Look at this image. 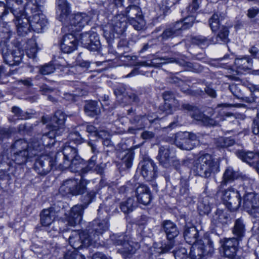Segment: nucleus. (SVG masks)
Returning <instances> with one entry per match:
<instances>
[{
    "instance_id": "nucleus-5",
    "label": "nucleus",
    "mask_w": 259,
    "mask_h": 259,
    "mask_svg": "<svg viewBox=\"0 0 259 259\" xmlns=\"http://www.w3.org/2000/svg\"><path fill=\"white\" fill-rule=\"evenodd\" d=\"M26 16L29 19L31 28L36 32H41L48 23L47 19L38 5L28 2L25 6Z\"/></svg>"
},
{
    "instance_id": "nucleus-34",
    "label": "nucleus",
    "mask_w": 259,
    "mask_h": 259,
    "mask_svg": "<svg viewBox=\"0 0 259 259\" xmlns=\"http://www.w3.org/2000/svg\"><path fill=\"white\" fill-rule=\"evenodd\" d=\"M224 13H215L209 19L210 27L213 32L217 31L220 28L221 21L225 18Z\"/></svg>"
},
{
    "instance_id": "nucleus-63",
    "label": "nucleus",
    "mask_w": 259,
    "mask_h": 259,
    "mask_svg": "<svg viewBox=\"0 0 259 259\" xmlns=\"http://www.w3.org/2000/svg\"><path fill=\"white\" fill-rule=\"evenodd\" d=\"M187 251L185 248H182L174 252L175 258L179 257L180 259H185L187 257Z\"/></svg>"
},
{
    "instance_id": "nucleus-62",
    "label": "nucleus",
    "mask_w": 259,
    "mask_h": 259,
    "mask_svg": "<svg viewBox=\"0 0 259 259\" xmlns=\"http://www.w3.org/2000/svg\"><path fill=\"white\" fill-rule=\"evenodd\" d=\"M172 108L171 104L165 102L163 105L159 107V110L166 114H169L172 113Z\"/></svg>"
},
{
    "instance_id": "nucleus-23",
    "label": "nucleus",
    "mask_w": 259,
    "mask_h": 259,
    "mask_svg": "<svg viewBox=\"0 0 259 259\" xmlns=\"http://www.w3.org/2000/svg\"><path fill=\"white\" fill-rule=\"evenodd\" d=\"M157 117L155 115L154 118H152V116L149 115L148 116H141V115H137L135 116L133 119H131V122L132 124H137V127L136 128H134L133 127H130L128 128V131L131 134H135L136 131L137 130H140L143 128L144 127L146 126L148 122L152 123L154 122L155 120H156Z\"/></svg>"
},
{
    "instance_id": "nucleus-39",
    "label": "nucleus",
    "mask_w": 259,
    "mask_h": 259,
    "mask_svg": "<svg viewBox=\"0 0 259 259\" xmlns=\"http://www.w3.org/2000/svg\"><path fill=\"white\" fill-rule=\"evenodd\" d=\"M245 231V226L242 220L240 219L236 220L233 229V234L238 239L241 240L244 236Z\"/></svg>"
},
{
    "instance_id": "nucleus-28",
    "label": "nucleus",
    "mask_w": 259,
    "mask_h": 259,
    "mask_svg": "<svg viewBox=\"0 0 259 259\" xmlns=\"http://www.w3.org/2000/svg\"><path fill=\"white\" fill-rule=\"evenodd\" d=\"M15 18V24L17 29V33L19 35L24 36L30 31V23L29 19L26 15L23 17H18Z\"/></svg>"
},
{
    "instance_id": "nucleus-8",
    "label": "nucleus",
    "mask_w": 259,
    "mask_h": 259,
    "mask_svg": "<svg viewBox=\"0 0 259 259\" xmlns=\"http://www.w3.org/2000/svg\"><path fill=\"white\" fill-rule=\"evenodd\" d=\"M130 239L131 237L127 235H113L111 236V240L115 245L121 246L118 249V252L122 254L123 257L130 258L139 247L138 243Z\"/></svg>"
},
{
    "instance_id": "nucleus-32",
    "label": "nucleus",
    "mask_w": 259,
    "mask_h": 259,
    "mask_svg": "<svg viewBox=\"0 0 259 259\" xmlns=\"http://www.w3.org/2000/svg\"><path fill=\"white\" fill-rule=\"evenodd\" d=\"M189 184L188 180L186 179H181L180 182L179 192L177 193V195L180 197H183L184 199H186L189 202L192 201V198L189 196Z\"/></svg>"
},
{
    "instance_id": "nucleus-47",
    "label": "nucleus",
    "mask_w": 259,
    "mask_h": 259,
    "mask_svg": "<svg viewBox=\"0 0 259 259\" xmlns=\"http://www.w3.org/2000/svg\"><path fill=\"white\" fill-rule=\"evenodd\" d=\"M198 209L200 214L201 215L208 214L210 211L211 206L208 202L207 198L199 203Z\"/></svg>"
},
{
    "instance_id": "nucleus-30",
    "label": "nucleus",
    "mask_w": 259,
    "mask_h": 259,
    "mask_svg": "<svg viewBox=\"0 0 259 259\" xmlns=\"http://www.w3.org/2000/svg\"><path fill=\"white\" fill-rule=\"evenodd\" d=\"M240 175L238 171H235L231 167H227L223 175V180L221 183V186L226 185L227 183L233 182L238 179Z\"/></svg>"
},
{
    "instance_id": "nucleus-4",
    "label": "nucleus",
    "mask_w": 259,
    "mask_h": 259,
    "mask_svg": "<svg viewBox=\"0 0 259 259\" xmlns=\"http://www.w3.org/2000/svg\"><path fill=\"white\" fill-rule=\"evenodd\" d=\"M65 120V115L63 112L60 110L57 111L52 118L51 123L47 125L49 131L43 135H39L41 137L40 140L50 143V145L54 144L55 138L64 132Z\"/></svg>"
},
{
    "instance_id": "nucleus-37",
    "label": "nucleus",
    "mask_w": 259,
    "mask_h": 259,
    "mask_svg": "<svg viewBox=\"0 0 259 259\" xmlns=\"http://www.w3.org/2000/svg\"><path fill=\"white\" fill-rule=\"evenodd\" d=\"M137 206V202L133 198H128L126 201L120 203V208L124 213L132 212Z\"/></svg>"
},
{
    "instance_id": "nucleus-51",
    "label": "nucleus",
    "mask_w": 259,
    "mask_h": 259,
    "mask_svg": "<svg viewBox=\"0 0 259 259\" xmlns=\"http://www.w3.org/2000/svg\"><path fill=\"white\" fill-rule=\"evenodd\" d=\"M12 112L18 119H25L28 117V114L26 112H24L19 107L17 106H14L12 108Z\"/></svg>"
},
{
    "instance_id": "nucleus-33",
    "label": "nucleus",
    "mask_w": 259,
    "mask_h": 259,
    "mask_svg": "<svg viewBox=\"0 0 259 259\" xmlns=\"http://www.w3.org/2000/svg\"><path fill=\"white\" fill-rule=\"evenodd\" d=\"M228 34L229 30L227 27L223 26L221 27L217 35L215 37H212L210 41L212 44L217 43H226L228 41Z\"/></svg>"
},
{
    "instance_id": "nucleus-61",
    "label": "nucleus",
    "mask_w": 259,
    "mask_h": 259,
    "mask_svg": "<svg viewBox=\"0 0 259 259\" xmlns=\"http://www.w3.org/2000/svg\"><path fill=\"white\" fill-rule=\"evenodd\" d=\"M147 193H150V192L149 188L144 185H139L136 189V196L144 195Z\"/></svg>"
},
{
    "instance_id": "nucleus-2",
    "label": "nucleus",
    "mask_w": 259,
    "mask_h": 259,
    "mask_svg": "<svg viewBox=\"0 0 259 259\" xmlns=\"http://www.w3.org/2000/svg\"><path fill=\"white\" fill-rule=\"evenodd\" d=\"M184 238L188 244H192L190 253L192 256L191 259H196L198 257H211L214 250L212 243L207 240L208 244L204 246L202 241L199 239V232L195 227L185 226L183 232Z\"/></svg>"
},
{
    "instance_id": "nucleus-57",
    "label": "nucleus",
    "mask_w": 259,
    "mask_h": 259,
    "mask_svg": "<svg viewBox=\"0 0 259 259\" xmlns=\"http://www.w3.org/2000/svg\"><path fill=\"white\" fill-rule=\"evenodd\" d=\"M10 66L8 64L6 65H1L0 66V74L8 76L15 74V70H12Z\"/></svg>"
},
{
    "instance_id": "nucleus-17",
    "label": "nucleus",
    "mask_w": 259,
    "mask_h": 259,
    "mask_svg": "<svg viewBox=\"0 0 259 259\" xmlns=\"http://www.w3.org/2000/svg\"><path fill=\"white\" fill-rule=\"evenodd\" d=\"M241 190H236L230 188L225 190L223 193L222 199L226 206L231 211L238 209L241 204Z\"/></svg>"
},
{
    "instance_id": "nucleus-40",
    "label": "nucleus",
    "mask_w": 259,
    "mask_h": 259,
    "mask_svg": "<svg viewBox=\"0 0 259 259\" xmlns=\"http://www.w3.org/2000/svg\"><path fill=\"white\" fill-rule=\"evenodd\" d=\"M82 162L83 160L79 156H77L70 159V164L67 168H69L72 172H79L81 174V169L83 168L81 166Z\"/></svg>"
},
{
    "instance_id": "nucleus-15",
    "label": "nucleus",
    "mask_w": 259,
    "mask_h": 259,
    "mask_svg": "<svg viewBox=\"0 0 259 259\" xmlns=\"http://www.w3.org/2000/svg\"><path fill=\"white\" fill-rule=\"evenodd\" d=\"M243 207L251 215L259 218V196L251 192L245 190Z\"/></svg>"
},
{
    "instance_id": "nucleus-43",
    "label": "nucleus",
    "mask_w": 259,
    "mask_h": 259,
    "mask_svg": "<svg viewBox=\"0 0 259 259\" xmlns=\"http://www.w3.org/2000/svg\"><path fill=\"white\" fill-rule=\"evenodd\" d=\"M173 246L174 242H170L169 244H167L164 247L161 246L159 247H158L154 245L151 249L152 254L156 257L161 253H164L168 252L172 248Z\"/></svg>"
},
{
    "instance_id": "nucleus-12",
    "label": "nucleus",
    "mask_w": 259,
    "mask_h": 259,
    "mask_svg": "<svg viewBox=\"0 0 259 259\" xmlns=\"http://www.w3.org/2000/svg\"><path fill=\"white\" fill-rule=\"evenodd\" d=\"M78 156L76 148L71 142H66L61 152H58L56 155V161H59V167L63 169L68 167L70 159Z\"/></svg>"
},
{
    "instance_id": "nucleus-22",
    "label": "nucleus",
    "mask_w": 259,
    "mask_h": 259,
    "mask_svg": "<svg viewBox=\"0 0 259 259\" xmlns=\"http://www.w3.org/2000/svg\"><path fill=\"white\" fill-rule=\"evenodd\" d=\"M56 13L58 19L63 23L70 15V6L67 0H57Z\"/></svg>"
},
{
    "instance_id": "nucleus-53",
    "label": "nucleus",
    "mask_w": 259,
    "mask_h": 259,
    "mask_svg": "<svg viewBox=\"0 0 259 259\" xmlns=\"http://www.w3.org/2000/svg\"><path fill=\"white\" fill-rule=\"evenodd\" d=\"M14 57V63L16 65H18L22 61L23 57V52L16 48L11 52Z\"/></svg>"
},
{
    "instance_id": "nucleus-49",
    "label": "nucleus",
    "mask_w": 259,
    "mask_h": 259,
    "mask_svg": "<svg viewBox=\"0 0 259 259\" xmlns=\"http://www.w3.org/2000/svg\"><path fill=\"white\" fill-rule=\"evenodd\" d=\"M69 142H71V145L79 144L83 142V139L81 137L80 135L77 132H75L70 133L68 136Z\"/></svg>"
},
{
    "instance_id": "nucleus-7",
    "label": "nucleus",
    "mask_w": 259,
    "mask_h": 259,
    "mask_svg": "<svg viewBox=\"0 0 259 259\" xmlns=\"http://www.w3.org/2000/svg\"><path fill=\"white\" fill-rule=\"evenodd\" d=\"M126 18L123 15L119 14L114 16L104 27L105 37L107 39H112L123 35L126 29Z\"/></svg>"
},
{
    "instance_id": "nucleus-50",
    "label": "nucleus",
    "mask_w": 259,
    "mask_h": 259,
    "mask_svg": "<svg viewBox=\"0 0 259 259\" xmlns=\"http://www.w3.org/2000/svg\"><path fill=\"white\" fill-rule=\"evenodd\" d=\"M192 41L194 44L198 46H207L209 43V40L203 36H197L192 38Z\"/></svg>"
},
{
    "instance_id": "nucleus-46",
    "label": "nucleus",
    "mask_w": 259,
    "mask_h": 259,
    "mask_svg": "<svg viewBox=\"0 0 259 259\" xmlns=\"http://www.w3.org/2000/svg\"><path fill=\"white\" fill-rule=\"evenodd\" d=\"M97 156L94 155L89 160L87 165L81 169V176L90 171H93L96 165Z\"/></svg>"
},
{
    "instance_id": "nucleus-19",
    "label": "nucleus",
    "mask_w": 259,
    "mask_h": 259,
    "mask_svg": "<svg viewBox=\"0 0 259 259\" xmlns=\"http://www.w3.org/2000/svg\"><path fill=\"white\" fill-rule=\"evenodd\" d=\"M195 134L188 132H179L175 135V143L176 145L182 150H191L193 148L192 141L195 140Z\"/></svg>"
},
{
    "instance_id": "nucleus-42",
    "label": "nucleus",
    "mask_w": 259,
    "mask_h": 259,
    "mask_svg": "<svg viewBox=\"0 0 259 259\" xmlns=\"http://www.w3.org/2000/svg\"><path fill=\"white\" fill-rule=\"evenodd\" d=\"M92 37H91V39H90L89 47H87V49L92 51H97L101 48L99 35L96 32L92 33Z\"/></svg>"
},
{
    "instance_id": "nucleus-26",
    "label": "nucleus",
    "mask_w": 259,
    "mask_h": 259,
    "mask_svg": "<svg viewBox=\"0 0 259 259\" xmlns=\"http://www.w3.org/2000/svg\"><path fill=\"white\" fill-rule=\"evenodd\" d=\"M72 33L64 35L61 43V49L65 53H70L76 48V38Z\"/></svg>"
},
{
    "instance_id": "nucleus-1",
    "label": "nucleus",
    "mask_w": 259,
    "mask_h": 259,
    "mask_svg": "<svg viewBox=\"0 0 259 259\" xmlns=\"http://www.w3.org/2000/svg\"><path fill=\"white\" fill-rule=\"evenodd\" d=\"M40 135H37L28 143L25 139H20L15 141L12 145L13 155V160L18 164L25 163L27 160L41 152L45 146H48L50 143L41 140Z\"/></svg>"
},
{
    "instance_id": "nucleus-27",
    "label": "nucleus",
    "mask_w": 259,
    "mask_h": 259,
    "mask_svg": "<svg viewBox=\"0 0 259 259\" xmlns=\"http://www.w3.org/2000/svg\"><path fill=\"white\" fill-rule=\"evenodd\" d=\"M7 5L15 18L23 17L26 15L25 7H23L22 0H7Z\"/></svg>"
},
{
    "instance_id": "nucleus-48",
    "label": "nucleus",
    "mask_w": 259,
    "mask_h": 259,
    "mask_svg": "<svg viewBox=\"0 0 259 259\" xmlns=\"http://www.w3.org/2000/svg\"><path fill=\"white\" fill-rule=\"evenodd\" d=\"M194 20V17L192 16H189L185 18L183 21H180L177 22V24H180L179 27H181V30H185L191 27Z\"/></svg>"
},
{
    "instance_id": "nucleus-54",
    "label": "nucleus",
    "mask_w": 259,
    "mask_h": 259,
    "mask_svg": "<svg viewBox=\"0 0 259 259\" xmlns=\"http://www.w3.org/2000/svg\"><path fill=\"white\" fill-rule=\"evenodd\" d=\"M219 142L221 143V144L219 145L221 147H227L232 146L234 143V140L231 137L227 138H220L219 139Z\"/></svg>"
},
{
    "instance_id": "nucleus-44",
    "label": "nucleus",
    "mask_w": 259,
    "mask_h": 259,
    "mask_svg": "<svg viewBox=\"0 0 259 259\" xmlns=\"http://www.w3.org/2000/svg\"><path fill=\"white\" fill-rule=\"evenodd\" d=\"M95 32L93 30H90L88 32H85L80 34L77 40L79 42L81 43L82 46L86 48L89 47V40L91 39V37H92V33H94Z\"/></svg>"
},
{
    "instance_id": "nucleus-9",
    "label": "nucleus",
    "mask_w": 259,
    "mask_h": 259,
    "mask_svg": "<svg viewBox=\"0 0 259 259\" xmlns=\"http://www.w3.org/2000/svg\"><path fill=\"white\" fill-rule=\"evenodd\" d=\"M54 144H51L48 146H45L43 150L39 152V157L37 158L34 164V169L36 172L40 175L45 176L48 174L55 164H58L59 161H56V157H53L48 154H44L45 150L50 148Z\"/></svg>"
},
{
    "instance_id": "nucleus-21",
    "label": "nucleus",
    "mask_w": 259,
    "mask_h": 259,
    "mask_svg": "<svg viewBox=\"0 0 259 259\" xmlns=\"http://www.w3.org/2000/svg\"><path fill=\"white\" fill-rule=\"evenodd\" d=\"M139 165L141 166V173L146 181H152L156 178L157 167L152 159H145Z\"/></svg>"
},
{
    "instance_id": "nucleus-18",
    "label": "nucleus",
    "mask_w": 259,
    "mask_h": 259,
    "mask_svg": "<svg viewBox=\"0 0 259 259\" xmlns=\"http://www.w3.org/2000/svg\"><path fill=\"white\" fill-rule=\"evenodd\" d=\"M159 163L164 167H167L171 164L175 158V152L171 145L167 144L160 145L159 148L158 154L157 156Z\"/></svg>"
},
{
    "instance_id": "nucleus-14",
    "label": "nucleus",
    "mask_w": 259,
    "mask_h": 259,
    "mask_svg": "<svg viewBox=\"0 0 259 259\" xmlns=\"http://www.w3.org/2000/svg\"><path fill=\"white\" fill-rule=\"evenodd\" d=\"M90 237L91 236L85 230L81 232L73 231L69 238V243L74 249L94 246Z\"/></svg>"
},
{
    "instance_id": "nucleus-6",
    "label": "nucleus",
    "mask_w": 259,
    "mask_h": 259,
    "mask_svg": "<svg viewBox=\"0 0 259 259\" xmlns=\"http://www.w3.org/2000/svg\"><path fill=\"white\" fill-rule=\"evenodd\" d=\"M95 197V192L94 191L88 192L83 196L81 198L82 204H77L73 206L69 213L66 217L67 224L74 227L79 224L82 219L84 209L92 202Z\"/></svg>"
},
{
    "instance_id": "nucleus-58",
    "label": "nucleus",
    "mask_w": 259,
    "mask_h": 259,
    "mask_svg": "<svg viewBox=\"0 0 259 259\" xmlns=\"http://www.w3.org/2000/svg\"><path fill=\"white\" fill-rule=\"evenodd\" d=\"M29 43L32 44V47L30 48L29 50L27 52V55L29 58H35L36 54V42L34 39H30Z\"/></svg>"
},
{
    "instance_id": "nucleus-56",
    "label": "nucleus",
    "mask_w": 259,
    "mask_h": 259,
    "mask_svg": "<svg viewBox=\"0 0 259 259\" xmlns=\"http://www.w3.org/2000/svg\"><path fill=\"white\" fill-rule=\"evenodd\" d=\"M55 68L54 66L51 64H46L42 66L39 71L41 74L44 75H48L53 73Z\"/></svg>"
},
{
    "instance_id": "nucleus-60",
    "label": "nucleus",
    "mask_w": 259,
    "mask_h": 259,
    "mask_svg": "<svg viewBox=\"0 0 259 259\" xmlns=\"http://www.w3.org/2000/svg\"><path fill=\"white\" fill-rule=\"evenodd\" d=\"M220 120H215L212 118L205 116L203 119V124L205 126H215L219 124Z\"/></svg>"
},
{
    "instance_id": "nucleus-36",
    "label": "nucleus",
    "mask_w": 259,
    "mask_h": 259,
    "mask_svg": "<svg viewBox=\"0 0 259 259\" xmlns=\"http://www.w3.org/2000/svg\"><path fill=\"white\" fill-rule=\"evenodd\" d=\"M179 24H177L176 22L172 26L166 28L161 35L162 38L167 39L179 35L181 33V27H179Z\"/></svg>"
},
{
    "instance_id": "nucleus-11",
    "label": "nucleus",
    "mask_w": 259,
    "mask_h": 259,
    "mask_svg": "<svg viewBox=\"0 0 259 259\" xmlns=\"http://www.w3.org/2000/svg\"><path fill=\"white\" fill-rule=\"evenodd\" d=\"M90 21V18L85 13H77L70 15L64 23L63 30L67 29L71 32L80 30Z\"/></svg>"
},
{
    "instance_id": "nucleus-31",
    "label": "nucleus",
    "mask_w": 259,
    "mask_h": 259,
    "mask_svg": "<svg viewBox=\"0 0 259 259\" xmlns=\"http://www.w3.org/2000/svg\"><path fill=\"white\" fill-rule=\"evenodd\" d=\"M234 64L240 70L250 69L252 66V60L249 56H244L235 59Z\"/></svg>"
},
{
    "instance_id": "nucleus-52",
    "label": "nucleus",
    "mask_w": 259,
    "mask_h": 259,
    "mask_svg": "<svg viewBox=\"0 0 259 259\" xmlns=\"http://www.w3.org/2000/svg\"><path fill=\"white\" fill-rule=\"evenodd\" d=\"M136 197L138 201L140 203L144 205L149 204L151 200V196L150 193H145L144 195L137 196Z\"/></svg>"
},
{
    "instance_id": "nucleus-13",
    "label": "nucleus",
    "mask_w": 259,
    "mask_h": 259,
    "mask_svg": "<svg viewBox=\"0 0 259 259\" xmlns=\"http://www.w3.org/2000/svg\"><path fill=\"white\" fill-rule=\"evenodd\" d=\"M108 228L109 224L107 219L101 221L96 220L90 223L85 231L91 236L90 238L94 244V246H97L100 236L108 230Z\"/></svg>"
},
{
    "instance_id": "nucleus-3",
    "label": "nucleus",
    "mask_w": 259,
    "mask_h": 259,
    "mask_svg": "<svg viewBox=\"0 0 259 259\" xmlns=\"http://www.w3.org/2000/svg\"><path fill=\"white\" fill-rule=\"evenodd\" d=\"M193 170L196 175L209 178L220 171V163L211 155L203 154L194 161Z\"/></svg>"
},
{
    "instance_id": "nucleus-10",
    "label": "nucleus",
    "mask_w": 259,
    "mask_h": 259,
    "mask_svg": "<svg viewBox=\"0 0 259 259\" xmlns=\"http://www.w3.org/2000/svg\"><path fill=\"white\" fill-rule=\"evenodd\" d=\"M88 184V181L82 176L79 180L75 179H68L63 182L59 188V192L63 195L82 194L85 191Z\"/></svg>"
},
{
    "instance_id": "nucleus-35",
    "label": "nucleus",
    "mask_w": 259,
    "mask_h": 259,
    "mask_svg": "<svg viewBox=\"0 0 259 259\" xmlns=\"http://www.w3.org/2000/svg\"><path fill=\"white\" fill-rule=\"evenodd\" d=\"M0 49L5 63L10 66L16 65L14 63V57L10 51L9 45H1Z\"/></svg>"
},
{
    "instance_id": "nucleus-29",
    "label": "nucleus",
    "mask_w": 259,
    "mask_h": 259,
    "mask_svg": "<svg viewBox=\"0 0 259 259\" xmlns=\"http://www.w3.org/2000/svg\"><path fill=\"white\" fill-rule=\"evenodd\" d=\"M167 63L176 62L180 65L184 67L188 71L197 72L199 70V66L196 63L187 62L184 59H177L174 58L164 59Z\"/></svg>"
},
{
    "instance_id": "nucleus-16",
    "label": "nucleus",
    "mask_w": 259,
    "mask_h": 259,
    "mask_svg": "<svg viewBox=\"0 0 259 259\" xmlns=\"http://www.w3.org/2000/svg\"><path fill=\"white\" fill-rule=\"evenodd\" d=\"M126 16L130 24L137 30H140L144 27L145 22L141 14L140 9L137 6H130L125 11Z\"/></svg>"
},
{
    "instance_id": "nucleus-55",
    "label": "nucleus",
    "mask_w": 259,
    "mask_h": 259,
    "mask_svg": "<svg viewBox=\"0 0 259 259\" xmlns=\"http://www.w3.org/2000/svg\"><path fill=\"white\" fill-rule=\"evenodd\" d=\"M239 240H240L235 237L227 239L223 244V247L237 248Z\"/></svg>"
},
{
    "instance_id": "nucleus-25",
    "label": "nucleus",
    "mask_w": 259,
    "mask_h": 259,
    "mask_svg": "<svg viewBox=\"0 0 259 259\" xmlns=\"http://www.w3.org/2000/svg\"><path fill=\"white\" fill-rule=\"evenodd\" d=\"M236 155L250 165H254L257 167L259 172V154L254 153L251 151H244L242 150L237 151L236 152Z\"/></svg>"
},
{
    "instance_id": "nucleus-64",
    "label": "nucleus",
    "mask_w": 259,
    "mask_h": 259,
    "mask_svg": "<svg viewBox=\"0 0 259 259\" xmlns=\"http://www.w3.org/2000/svg\"><path fill=\"white\" fill-rule=\"evenodd\" d=\"M190 115L195 120L198 121H200L203 124V119L205 117V116H204L203 114L200 113L199 111H197L195 113L191 114Z\"/></svg>"
},
{
    "instance_id": "nucleus-38",
    "label": "nucleus",
    "mask_w": 259,
    "mask_h": 259,
    "mask_svg": "<svg viewBox=\"0 0 259 259\" xmlns=\"http://www.w3.org/2000/svg\"><path fill=\"white\" fill-rule=\"evenodd\" d=\"M86 114L90 116L94 117L100 113V109L96 101H91L84 106Z\"/></svg>"
},
{
    "instance_id": "nucleus-24",
    "label": "nucleus",
    "mask_w": 259,
    "mask_h": 259,
    "mask_svg": "<svg viewBox=\"0 0 259 259\" xmlns=\"http://www.w3.org/2000/svg\"><path fill=\"white\" fill-rule=\"evenodd\" d=\"M161 230L165 233L167 239L170 241L172 240L179 234L177 225L170 220H165L162 222Z\"/></svg>"
},
{
    "instance_id": "nucleus-20",
    "label": "nucleus",
    "mask_w": 259,
    "mask_h": 259,
    "mask_svg": "<svg viewBox=\"0 0 259 259\" xmlns=\"http://www.w3.org/2000/svg\"><path fill=\"white\" fill-rule=\"evenodd\" d=\"M61 207L54 204L51 207L43 209L40 214V223L44 226H49L55 221Z\"/></svg>"
},
{
    "instance_id": "nucleus-41",
    "label": "nucleus",
    "mask_w": 259,
    "mask_h": 259,
    "mask_svg": "<svg viewBox=\"0 0 259 259\" xmlns=\"http://www.w3.org/2000/svg\"><path fill=\"white\" fill-rule=\"evenodd\" d=\"M122 154L121 159L122 165L124 166V168H129L132 165L133 152L127 150L124 151Z\"/></svg>"
},
{
    "instance_id": "nucleus-59",
    "label": "nucleus",
    "mask_w": 259,
    "mask_h": 259,
    "mask_svg": "<svg viewBox=\"0 0 259 259\" xmlns=\"http://www.w3.org/2000/svg\"><path fill=\"white\" fill-rule=\"evenodd\" d=\"M223 249L224 256L225 257L230 258V259L233 258L236 254L237 251V248L223 247Z\"/></svg>"
},
{
    "instance_id": "nucleus-45",
    "label": "nucleus",
    "mask_w": 259,
    "mask_h": 259,
    "mask_svg": "<svg viewBox=\"0 0 259 259\" xmlns=\"http://www.w3.org/2000/svg\"><path fill=\"white\" fill-rule=\"evenodd\" d=\"M227 216L224 212L220 209H218L212 217V222L215 224H224L227 222Z\"/></svg>"
}]
</instances>
